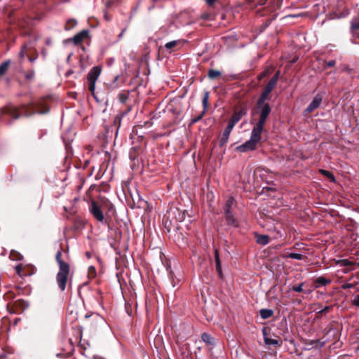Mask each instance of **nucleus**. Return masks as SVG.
Returning a JSON list of instances; mask_svg holds the SVG:
<instances>
[{
	"label": "nucleus",
	"instance_id": "nucleus-1",
	"mask_svg": "<svg viewBox=\"0 0 359 359\" xmlns=\"http://www.w3.org/2000/svg\"><path fill=\"white\" fill-rule=\"evenodd\" d=\"M264 123L262 121H258L252 128L250 138L245 143L238 146L236 150L241 152H247L255 149L257 144L261 140V134L264 129Z\"/></svg>",
	"mask_w": 359,
	"mask_h": 359
},
{
	"label": "nucleus",
	"instance_id": "nucleus-2",
	"mask_svg": "<svg viewBox=\"0 0 359 359\" xmlns=\"http://www.w3.org/2000/svg\"><path fill=\"white\" fill-rule=\"evenodd\" d=\"M62 251L59 250L55 255V259L59 265V271L56 275V282L61 291H64L68 281L70 271L69 264L61 259Z\"/></svg>",
	"mask_w": 359,
	"mask_h": 359
},
{
	"label": "nucleus",
	"instance_id": "nucleus-3",
	"mask_svg": "<svg viewBox=\"0 0 359 359\" xmlns=\"http://www.w3.org/2000/svg\"><path fill=\"white\" fill-rule=\"evenodd\" d=\"M269 95L265 94L262 92L260 97L257 100V109L259 113V118L258 121H262V123H266V118L271 111V107L266 101L269 99Z\"/></svg>",
	"mask_w": 359,
	"mask_h": 359
},
{
	"label": "nucleus",
	"instance_id": "nucleus-4",
	"mask_svg": "<svg viewBox=\"0 0 359 359\" xmlns=\"http://www.w3.org/2000/svg\"><path fill=\"white\" fill-rule=\"evenodd\" d=\"M101 72V68L96 66L93 67L87 75L88 81V89L94 95L95 83Z\"/></svg>",
	"mask_w": 359,
	"mask_h": 359
},
{
	"label": "nucleus",
	"instance_id": "nucleus-5",
	"mask_svg": "<svg viewBox=\"0 0 359 359\" xmlns=\"http://www.w3.org/2000/svg\"><path fill=\"white\" fill-rule=\"evenodd\" d=\"M90 212L93 215V217L100 222H102L104 220V215L102 211L101 210L100 206L95 201H92L90 206Z\"/></svg>",
	"mask_w": 359,
	"mask_h": 359
},
{
	"label": "nucleus",
	"instance_id": "nucleus-6",
	"mask_svg": "<svg viewBox=\"0 0 359 359\" xmlns=\"http://www.w3.org/2000/svg\"><path fill=\"white\" fill-rule=\"evenodd\" d=\"M323 100V96L321 94L318 93L317 94L312 102L309 104V105L306 107L305 109V112L307 114L311 113L315 109L318 108L322 102Z\"/></svg>",
	"mask_w": 359,
	"mask_h": 359
},
{
	"label": "nucleus",
	"instance_id": "nucleus-7",
	"mask_svg": "<svg viewBox=\"0 0 359 359\" xmlns=\"http://www.w3.org/2000/svg\"><path fill=\"white\" fill-rule=\"evenodd\" d=\"M247 113L245 108H242L234 111L231 118L229 120V123L235 126V125L245 116Z\"/></svg>",
	"mask_w": 359,
	"mask_h": 359
},
{
	"label": "nucleus",
	"instance_id": "nucleus-8",
	"mask_svg": "<svg viewBox=\"0 0 359 359\" xmlns=\"http://www.w3.org/2000/svg\"><path fill=\"white\" fill-rule=\"evenodd\" d=\"M201 339L208 346L209 350L212 349L216 344L215 339L206 332L201 334Z\"/></svg>",
	"mask_w": 359,
	"mask_h": 359
},
{
	"label": "nucleus",
	"instance_id": "nucleus-9",
	"mask_svg": "<svg viewBox=\"0 0 359 359\" xmlns=\"http://www.w3.org/2000/svg\"><path fill=\"white\" fill-rule=\"evenodd\" d=\"M233 127H234L233 126H232L228 123V125H227L226 128H225V130L222 134V136L220 139V141H219V144L221 147H223L224 144H226L227 143L230 133H231L232 129L233 128Z\"/></svg>",
	"mask_w": 359,
	"mask_h": 359
},
{
	"label": "nucleus",
	"instance_id": "nucleus-10",
	"mask_svg": "<svg viewBox=\"0 0 359 359\" xmlns=\"http://www.w3.org/2000/svg\"><path fill=\"white\" fill-rule=\"evenodd\" d=\"M4 113L9 115L13 119H17L21 115L19 109L14 106L8 107L5 109Z\"/></svg>",
	"mask_w": 359,
	"mask_h": 359
},
{
	"label": "nucleus",
	"instance_id": "nucleus-11",
	"mask_svg": "<svg viewBox=\"0 0 359 359\" xmlns=\"http://www.w3.org/2000/svg\"><path fill=\"white\" fill-rule=\"evenodd\" d=\"M88 36V30H82L81 32L76 34L72 39V41L75 44H79L82 42L84 39H86Z\"/></svg>",
	"mask_w": 359,
	"mask_h": 359
},
{
	"label": "nucleus",
	"instance_id": "nucleus-12",
	"mask_svg": "<svg viewBox=\"0 0 359 359\" xmlns=\"http://www.w3.org/2000/svg\"><path fill=\"white\" fill-rule=\"evenodd\" d=\"M34 48V45L32 42L29 41V43L23 45L21 48L20 51L19 52V57L21 60H23L27 55V52L30 50L31 49Z\"/></svg>",
	"mask_w": 359,
	"mask_h": 359
},
{
	"label": "nucleus",
	"instance_id": "nucleus-13",
	"mask_svg": "<svg viewBox=\"0 0 359 359\" xmlns=\"http://www.w3.org/2000/svg\"><path fill=\"white\" fill-rule=\"evenodd\" d=\"M262 331H263V334H264V343L266 344V345H268V346L273 345V346H280V342L278 339H271L267 337L266 328H263Z\"/></svg>",
	"mask_w": 359,
	"mask_h": 359
},
{
	"label": "nucleus",
	"instance_id": "nucleus-14",
	"mask_svg": "<svg viewBox=\"0 0 359 359\" xmlns=\"http://www.w3.org/2000/svg\"><path fill=\"white\" fill-rule=\"evenodd\" d=\"M260 316L262 319H268L273 315V311L272 309H262L259 311Z\"/></svg>",
	"mask_w": 359,
	"mask_h": 359
},
{
	"label": "nucleus",
	"instance_id": "nucleus-15",
	"mask_svg": "<svg viewBox=\"0 0 359 359\" xmlns=\"http://www.w3.org/2000/svg\"><path fill=\"white\" fill-rule=\"evenodd\" d=\"M215 264H216V270L219 274V276H222V266H221V262L219 257V252L217 250H215Z\"/></svg>",
	"mask_w": 359,
	"mask_h": 359
},
{
	"label": "nucleus",
	"instance_id": "nucleus-16",
	"mask_svg": "<svg viewBox=\"0 0 359 359\" xmlns=\"http://www.w3.org/2000/svg\"><path fill=\"white\" fill-rule=\"evenodd\" d=\"M129 97V93L128 91H122L118 93V99L121 103H126Z\"/></svg>",
	"mask_w": 359,
	"mask_h": 359
},
{
	"label": "nucleus",
	"instance_id": "nucleus-17",
	"mask_svg": "<svg viewBox=\"0 0 359 359\" xmlns=\"http://www.w3.org/2000/svg\"><path fill=\"white\" fill-rule=\"evenodd\" d=\"M269 242V238L268 236L266 235H261L257 236V243L259 244H261L262 245H265L268 244Z\"/></svg>",
	"mask_w": 359,
	"mask_h": 359
},
{
	"label": "nucleus",
	"instance_id": "nucleus-18",
	"mask_svg": "<svg viewBox=\"0 0 359 359\" xmlns=\"http://www.w3.org/2000/svg\"><path fill=\"white\" fill-rule=\"evenodd\" d=\"M10 63V60H6L0 65V76H2L6 73L8 69Z\"/></svg>",
	"mask_w": 359,
	"mask_h": 359
},
{
	"label": "nucleus",
	"instance_id": "nucleus-19",
	"mask_svg": "<svg viewBox=\"0 0 359 359\" xmlns=\"http://www.w3.org/2000/svg\"><path fill=\"white\" fill-rule=\"evenodd\" d=\"M226 219L229 224H236V219L233 217V215L231 211L224 212Z\"/></svg>",
	"mask_w": 359,
	"mask_h": 359
},
{
	"label": "nucleus",
	"instance_id": "nucleus-20",
	"mask_svg": "<svg viewBox=\"0 0 359 359\" xmlns=\"http://www.w3.org/2000/svg\"><path fill=\"white\" fill-rule=\"evenodd\" d=\"M234 203V199L232 197H229L224 206V212H229L231 211V208Z\"/></svg>",
	"mask_w": 359,
	"mask_h": 359
},
{
	"label": "nucleus",
	"instance_id": "nucleus-21",
	"mask_svg": "<svg viewBox=\"0 0 359 359\" xmlns=\"http://www.w3.org/2000/svg\"><path fill=\"white\" fill-rule=\"evenodd\" d=\"M222 74L220 71L215 69H210L208 72V76L211 79H214Z\"/></svg>",
	"mask_w": 359,
	"mask_h": 359
},
{
	"label": "nucleus",
	"instance_id": "nucleus-22",
	"mask_svg": "<svg viewBox=\"0 0 359 359\" xmlns=\"http://www.w3.org/2000/svg\"><path fill=\"white\" fill-rule=\"evenodd\" d=\"M180 42V41H179V40L169 41L165 44V47L168 50H171L172 48L175 47Z\"/></svg>",
	"mask_w": 359,
	"mask_h": 359
},
{
	"label": "nucleus",
	"instance_id": "nucleus-23",
	"mask_svg": "<svg viewBox=\"0 0 359 359\" xmlns=\"http://www.w3.org/2000/svg\"><path fill=\"white\" fill-rule=\"evenodd\" d=\"M208 98H209V93L208 91L205 92L204 96L202 100L203 106V110L206 111V109L208 108Z\"/></svg>",
	"mask_w": 359,
	"mask_h": 359
},
{
	"label": "nucleus",
	"instance_id": "nucleus-24",
	"mask_svg": "<svg viewBox=\"0 0 359 359\" xmlns=\"http://www.w3.org/2000/svg\"><path fill=\"white\" fill-rule=\"evenodd\" d=\"M316 283L320 285H326L327 284L330 283V280L326 279L324 277L320 276L316 280Z\"/></svg>",
	"mask_w": 359,
	"mask_h": 359
},
{
	"label": "nucleus",
	"instance_id": "nucleus-25",
	"mask_svg": "<svg viewBox=\"0 0 359 359\" xmlns=\"http://www.w3.org/2000/svg\"><path fill=\"white\" fill-rule=\"evenodd\" d=\"M77 22L75 20L71 19L68 20L65 25V29L69 30L72 29L76 25Z\"/></svg>",
	"mask_w": 359,
	"mask_h": 359
},
{
	"label": "nucleus",
	"instance_id": "nucleus-26",
	"mask_svg": "<svg viewBox=\"0 0 359 359\" xmlns=\"http://www.w3.org/2000/svg\"><path fill=\"white\" fill-rule=\"evenodd\" d=\"M287 257L289 258L297 259V260L303 259V255L302 254H299V253L291 252V253H289Z\"/></svg>",
	"mask_w": 359,
	"mask_h": 359
},
{
	"label": "nucleus",
	"instance_id": "nucleus-27",
	"mask_svg": "<svg viewBox=\"0 0 359 359\" xmlns=\"http://www.w3.org/2000/svg\"><path fill=\"white\" fill-rule=\"evenodd\" d=\"M321 173L323 175H324L325 176L327 177L328 178H330L331 180V181L334 182L335 180L334 175L330 171L321 170Z\"/></svg>",
	"mask_w": 359,
	"mask_h": 359
},
{
	"label": "nucleus",
	"instance_id": "nucleus-28",
	"mask_svg": "<svg viewBox=\"0 0 359 359\" xmlns=\"http://www.w3.org/2000/svg\"><path fill=\"white\" fill-rule=\"evenodd\" d=\"M177 219L180 221V222H182L185 219V217H186V213L185 212H181L180 210H178V214L176 216Z\"/></svg>",
	"mask_w": 359,
	"mask_h": 359
},
{
	"label": "nucleus",
	"instance_id": "nucleus-29",
	"mask_svg": "<svg viewBox=\"0 0 359 359\" xmlns=\"http://www.w3.org/2000/svg\"><path fill=\"white\" fill-rule=\"evenodd\" d=\"M34 76H35V72L34 70H29L26 74H25V78L27 80H31V79H33L34 78Z\"/></svg>",
	"mask_w": 359,
	"mask_h": 359
},
{
	"label": "nucleus",
	"instance_id": "nucleus-30",
	"mask_svg": "<svg viewBox=\"0 0 359 359\" xmlns=\"http://www.w3.org/2000/svg\"><path fill=\"white\" fill-rule=\"evenodd\" d=\"M303 285H304V283H300L299 285H296V286H293L292 290L293 291H295V292H302L303 290Z\"/></svg>",
	"mask_w": 359,
	"mask_h": 359
},
{
	"label": "nucleus",
	"instance_id": "nucleus-31",
	"mask_svg": "<svg viewBox=\"0 0 359 359\" xmlns=\"http://www.w3.org/2000/svg\"><path fill=\"white\" fill-rule=\"evenodd\" d=\"M95 268L93 266H90L88 267V276H91L92 278L95 276Z\"/></svg>",
	"mask_w": 359,
	"mask_h": 359
},
{
	"label": "nucleus",
	"instance_id": "nucleus-32",
	"mask_svg": "<svg viewBox=\"0 0 359 359\" xmlns=\"http://www.w3.org/2000/svg\"><path fill=\"white\" fill-rule=\"evenodd\" d=\"M22 108L25 109V116H29L36 112V111H29L26 105H22Z\"/></svg>",
	"mask_w": 359,
	"mask_h": 359
},
{
	"label": "nucleus",
	"instance_id": "nucleus-33",
	"mask_svg": "<svg viewBox=\"0 0 359 359\" xmlns=\"http://www.w3.org/2000/svg\"><path fill=\"white\" fill-rule=\"evenodd\" d=\"M205 113V111L203 110V111L196 118H194L191 120V123H194L198 121L199 120H201L203 118V116H204Z\"/></svg>",
	"mask_w": 359,
	"mask_h": 359
},
{
	"label": "nucleus",
	"instance_id": "nucleus-34",
	"mask_svg": "<svg viewBox=\"0 0 359 359\" xmlns=\"http://www.w3.org/2000/svg\"><path fill=\"white\" fill-rule=\"evenodd\" d=\"M271 73L270 69H266L264 72H263L259 76L258 79L262 80L264 77L267 76Z\"/></svg>",
	"mask_w": 359,
	"mask_h": 359
},
{
	"label": "nucleus",
	"instance_id": "nucleus-35",
	"mask_svg": "<svg viewBox=\"0 0 359 359\" xmlns=\"http://www.w3.org/2000/svg\"><path fill=\"white\" fill-rule=\"evenodd\" d=\"M277 83H276L274 81H272L271 79L269 81L268 84L266 86L268 88H270L273 90V89L275 88Z\"/></svg>",
	"mask_w": 359,
	"mask_h": 359
},
{
	"label": "nucleus",
	"instance_id": "nucleus-36",
	"mask_svg": "<svg viewBox=\"0 0 359 359\" xmlns=\"http://www.w3.org/2000/svg\"><path fill=\"white\" fill-rule=\"evenodd\" d=\"M118 76H116L114 78V81H113L111 83H110V85H109V88H110L111 89H112V90H113V89H115V88H117V86H116L115 83H116V82L117 81V80H118Z\"/></svg>",
	"mask_w": 359,
	"mask_h": 359
},
{
	"label": "nucleus",
	"instance_id": "nucleus-37",
	"mask_svg": "<svg viewBox=\"0 0 359 359\" xmlns=\"http://www.w3.org/2000/svg\"><path fill=\"white\" fill-rule=\"evenodd\" d=\"M352 304L354 306H356L359 307V296L358 295H356V296L354 297V298L352 300Z\"/></svg>",
	"mask_w": 359,
	"mask_h": 359
},
{
	"label": "nucleus",
	"instance_id": "nucleus-38",
	"mask_svg": "<svg viewBox=\"0 0 359 359\" xmlns=\"http://www.w3.org/2000/svg\"><path fill=\"white\" fill-rule=\"evenodd\" d=\"M341 287L344 290H347L353 287V285L352 283H346L341 285Z\"/></svg>",
	"mask_w": 359,
	"mask_h": 359
},
{
	"label": "nucleus",
	"instance_id": "nucleus-39",
	"mask_svg": "<svg viewBox=\"0 0 359 359\" xmlns=\"http://www.w3.org/2000/svg\"><path fill=\"white\" fill-rule=\"evenodd\" d=\"M351 27L353 29H359V21H353L351 23Z\"/></svg>",
	"mask_w": 359,
	"mask_h": 359
},
{
	"label": "nucleus",
	"instance_id": "nucleus-40",
	"mask_svg": "<svg viewBox=\"0 0 359 359\" xmlns=\"http://www.w3.org/2000/svg\"><path fill=\"white\" fill-rule=\"evenodd\" d=\"M22 269V265H21V264H18V265L15 266V271H16V273H17L19 276H20V273H21Z\"/></svg>",
	"mask_w": 359,
	"mask_h": 359
},
{
	"label": "nucleus",
	"instance_id": "nucleus-41",
	"mask_svg": "<svg viewBox=\"0 0 359 359\" xmlns=\"http://www.w3.org/2000/svg\"><path fill=\"white\" fill-rule=\"evenodd\" d=\"M279 74H280V72H277L271 79L272 81H274L276 83H277L278 78H279Z\"/></svg>",
	"mask_w": 359,
	"mask_h": 359
},
{
	"label": "nucleus",
	"instance_id": "nucleus-42",
	"mask_svg": "<svg viewBox=\"0 0 359 359\" xmlns=\"http://www.w3.org/2000/svg\"><path fill=\"white\" fill-rule=\"evenodd\" d=\"M41 55H42L43 59L46 58V57L48 55V51L46 48H43L41 50Z\"/></svg>",
	"mask_w": 359,
	"mask_h": 359
},
{
	"label": "nucleus",
	"instance_id": "nucleus-43",
	"mask_svg": "<svg viewBox=\"0 0 359 359\" xmlns=\"http://www.w3.org/2000/svg\"><path fill=\"white\" fill-rule=\"evenodd\" d=\"M217 1V0H205L206 4L209 6H212L214 5V4Z\"/></svg>",
	"mask_w": 359,
	"mask_h": 359
},
{
	"label": "nucleus",
	"instance_id": "nucleus-44",
	"mask_svg": "<svg viewBox=\"0 0 359 359\" xmlns=\"http://www.w3.org/2000/svg\"><path fill=\"white\" fill-rule=\"evenodd\" d=\"M330 310V306H325L324 309L318 311V313H323L327 312Z\"/></svg>",
	"mask_w": 359,
	"mask_h": 359
},
{
	"label": "nucleus",
	"instance_id": "nucleus-45",
	"mask_svg": "<svg viewBox=\"0 0 359 359\" xmlns=\"http://www.w3.org/2000/svg\"><path fill=\"white\" fill-rule=\"evenodd\" d=\"M126 30V28H124V29L121 31V32L118 34V41H119V40L123 37V34H124V33H125Z\"/></svg>",
	"mask_w": 359,
	"mask_h": 359
},
{
	"label": "nucleus",
	"instance_id": "nucleus-46",
	"mask_svg": "<svg viewBox=\"0 0 359 359\" xmlns=\"http://www.w3.org/2000/svg\"><path fill=\"white\" fill-rule=\"evenodd\" d=\"M272 90H271L270 88H268L267 87H265L263 92L265 93V94H268L269 95L271 93Z\"/></svg>",
	"mask_w": 359,
	"mask_h": 359
},
{
	"label": "nucleus",
	"instance_id": "nucleus-47",
	"mask_svg": "<svg viewBox=\"0 0 359 359\" xmlns=\"http://www.w3.org/2000/svg\"><path fill=\"white\" fill-rule=\"evenodd\" d=\"M335 65V61L334 60H330L327 62V65L329 67H333L334 65Z\"/></svg>",
	"mask_w": 359,
	"mask_h": 359
},
{
	"label": "nucleus",
	"instance_id": "nucleus-48",
	"mask_svg": "<svg viewBox=\"0 0 359 359\" xmlns=\"http://www.w3.org/2000/svg\"><path fill=\"white\" fill-rule=\"evenodd\" d=\"M36 60V57H29V60L31 62H34Z\"/></svg>",
	"mask_w": 359,
	"mask_h": 359
},
{
	"label": "nucleus",
	"instance_id": "nucleus-49",
	"mask_svg": "<svg viewBox=\"0 0 359 359\" xmlns=\"http://www.w3.org/2000/svg\"><path fill=\"white\" fill-rule=\"evenodd\" d=\"M46 43L47 45H50L51 44V40L50 39H47Z\"/></svg>",
	"mask_w": 359,
	"mask_h": 359
},
{
	"label": "nucleus",
	"instance_id": "nucleus-50",
	"mask_svg": "<svg viewBox=\"0 0 359 359\" xmlns=\"http://www.w3.org/2000/svg\"><path fill=\"white\" fill-rule=\"evenodd\" d=\"M36 112L39 113V114H43L45 112H48V110H46V111H41L36 110Z\"/></svg>",
	"mask_w": 359,
	"mask_h": 359
},
{
	"label": "nucleus",
	"instance_id": "nucleus-51",
	"mask_svg": "<svg viewBox=\"0 0 359 359\" xmlns=\"http://www.w3.org/2000/svg\"><path fill=\"white\" fill-rule=\"evenodd\" d=\"M86 256H87L88 258H90V252H87L86 253Z\"/></svg>",
	"mask_w": 359,
	"mask_h": 359
},
{
	"label": "nucleus",
	"instance_id": "nucleus-52",
	"mask_svg": "<svg viewBox=\"0 0 359 359\" xmlns=\"http://www.w3.org/2000/svg\"><path fill=\"white\" fill-rule=\"evenodd\" d=\"M95 359H104V358H100V357H95Z\"/></svg>",
	"mask_w": 359,
	"mask_h": 359
},
{
	"label": "nucleus",
	"instance_id": "nucleus-53",
	"mask_svg": "<svg viewBox=\"0 0 359 359\" xmlns=\"http://www.w3.org/2000/svg\"><path fill=\"white\" fill-rule=\"evenodd\" d=\"M3 357H4V355H0V359H1V358H3Z\"/></svg>",
	"mask_w": 359,
	"mask_h": 359
},
{
	"label": "nucleus",
	"instance_id": "nucleus-54",
	"mask_svg": "<svg viewBox=\"0 0 359 359\" xmlns=\"http://www.w3.org/2000/svg\"><path fill=\"white\" fill-rule=\"evenodd\" d=\"M358 266H359V262L358 263Z\"/></svg>",
	"mask_w": 359,
	"mask_h": 359
}]
</instances>
